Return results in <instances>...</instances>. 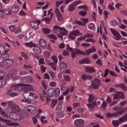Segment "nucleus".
<instances>
[{
	"instance_id": "15",
	"label": "nucleus",
	"mask_w": 127,
	"mask_h": 127,
	"mask_svg": "<svg viewBox=\"0 0 127 127\" xmlns=\"http://www.w3.org/2000/svg\"><path fill=\"white\" fill-rule=\"evenodd\" d=\"M48 96L50 97H53L55 95V89L51 88L47 91Z\"/></svg>"
},
{
	"instance_id": "11",
	"label": "nucleus",
	"mask_w": 127,
	"mask_h": 127,
	"mask_svg": "<svg viewBox=\"0 0 127 127\" xmlns=\"http://www.w3.org/2000/svg\"><path fill=\"white\" fill-rule=\"evenodd\" d=\"M24 83H35V81H34V79L32 78V76H27L24 78Z\"/></svg>"
},
{
	"instance_id": "48",
	"label": "nucleus",
	"mask_w": 127,
	"mask_h": 127,
	"mask_svg": "<svg viewBox=\"0 0 127 127\" xmlns=\"http://www.w3.org/2000/svg\"><path fill=\"white\" fill-rule=\"evenodd\" d=\"M13 43V45L14 46V47H15L16 48H17L18 47V46H19V45H20L19 44V42H18V41H16V43H14V42H12Z\"/></svg>"
},
{
	"instance_id": "57",
	"label": "nucleus",
	"mask_w": 127,
	"mask_h": 127,
	"mask_svg": "<svg viewBox=\"0 0 127 127\" xmlns=\"http://www.w3.org/2000/svg\"><path fill=\"white\" fill-rule=\"evenodd\" d=\"M110 24L112 26H115V25H118V23L117 22V21H111L110 22Z\"/></svg>"
},
{
	"instance_id": "13",
	"label": "nucleus",
	"mask_w": 127,
	"mask_h": 127,
	"mask_svg": "<svg viewBox=\"0 0 127 127\" xmlns=\"http://www.w3.org/2000/svg\"><path fill=\"white\" fill-rule=\"evenodd\" d=\"M84 123H85V121L81 119L76 120L74 122V125L76 126H79L82 125H84Z\"/></svg>"
},
{
	"instance_id": "54",
	"label": "nucleus",
	"mask_w": 127,
	"mask_h": 127,
	"mask_svg": "<svg viewBox=\"0 0 127 127\" xmlns=\"http://www.w3.org/2000/svg\"><path fill=\"white\" fill-rule=\"evenodd\" d=\"M57 16L58 20L60 21H62V20H63V17L62 16V14H60L59 15H57Z\"/></svg>"
},
{
	"instance_id": "36",
	"label": "nucleus",
	"mask_w": 127,
	"mask_h": 127,
	"mask_svg": "<svg viewBox=\"0 0 127 127\" xmlns=\"http://www.w3.org/2000/svg\"><path fill=\"white\" fill-rule=\"evenodd\" d=\"M93 101H95V96H94V95L89 94L88 99L89 103H92Z\"/></svg>"
},
{
	"instance_id": "64",
	"label": "nucleus",
	"mask_w": 127,
	"mask_h": 127,
	"mask_svg": "<svg viewBox=\"0 0 127 127\" xmlns=\"http://www.w3.org/2000/svg\"><path fill=\"white\" fill-rule=\"evenodd\" d=\"M50 75L53 79H54L55 78V73L53 71H50Z\"/></svg>"
},
{
	"instance_id": "20",
	"label": "nucleus",
	"mask_w": 127,
	"mask_h": 127,
	"mask_svg": "<svg viewBox=\"0 0 127 127\" xmlns=\"http://www.w3.org/2000/svg\"><path fill=\"white\" fill-rule=\"evenodd\" d=\"M80 64H90L91 61L89 58L83 59L79 61Z\"/></svg>"
},
{
	"instance_id": "3",
	"label": "nucleus",
	"mask_w": 127,
	"mask_h": 127,
	"mask_svg": "<svg viewBox=\"0 0 127 127\" xmlns=\"http://www.w3.org/2000/svg\"><path fill=\"white\" fill-rule=\"evenodd\" d=\"M9 117L11 120L13 121H21V120L23 119V116L22 115H20L19 114L12 113L9 114Z\"/></svg>"
},
{
	"instance_id": "42",
	"label": "nucleus",
	"mask_w": 127,
	"mask_h": 127,
	"mask_svg": "<svg viewBox=\"0 0 127 127\" xmlns=\"http://www.w3.org/2000/svg\"><path fill=\"white\" fill-rule=\"evenodd\" d=\"M57 102L58 100L57 99L52 100V103L51 105V107L52 108H54V107H55V106H56L57 104Z\"/></svg>"
},
{
	"instance_id": "52",
	"label": "nucleus",
	"mask_w": 127,
	"mask_h": 127,
	"mask_svg": "<svg viewBox=\"0 0 127 127\" xmlns=\"http://www.w3.org/2000/svg\"><path fill=\"white\" fill-rule=\"evenodd\" d=\"M107 102H103L102 104H101L102 109H104V110L106 109V108H107Z\"/></svg>"
},
{
	"instance_id": "7",
	"label": "nucleus",
	"mask_w": 127,
	"mask_h": 127,
	"mask_svg": "<svg viewBox=\"0 0 127 127\" xmlns=\"http://www.w3.org/2000/svg\"><path fill=\"white\" fill-rule=\"evenodd\" d=\"M25 109L27 112L31 113L33 115H34L36 113V109L35 107L33 106L28 105L25 107Z\"/></svg>"
},
{
	"instance_id": "16",
	"label": "nucleus",
	"mask_w": 127,
	"mask_h": 127,
	"mask_svg": "<svg viewBox=\"0 0 127 127\" xmlns=\"http://www.w3.org/2000/svg\"><path fill=\"white\" fill-rule=\"evenodd\" d=\"M67 70V64L64 62H62L60 64V70L63 71Z\"/></svg>"
},
{
	"instance_id": "53",
	"label": "nucleus",
	"mask_w": 127,
	"mask_h": 127,
	"mask_svg": "<svg viewBox=\"0 0 127 127\" xmlns=\"http://www.w3.org/2000/svg\"><path fill=\"white\" fill-rule=\"evenodd\" d=\"M85 37H86V38H93V37H94V35L87 33L85 34Z\"/></svg>"
},
{
	"instance_id": "27",
	"label": "nucleus",
	"mask_w": 127,
	"mask_h": 127,
	"mask_svg": "<svg viewBox=\"0 0 127 127\" xmlns=\"http://www.w3.org/2000/svg\"><path fill=\"white\" fill-rule=\"evenodd\" d=\"M33 51L36 54H40L41 53V49L39 47H34Z\"/></svg>"
},
{
	"instance_id": "56",
	"label": "nucleus",
	"mask_w": 127,
	"mask_h": 127,
	"mask_svg": "<svg viewBox=\"0 0 127 127\" xmlns=\"http://www.w3.org/2000/svg\"><path fill=\"white\" fill-rule=\"evenodd\" d=\"M80 15H82V16H85V15H86L87 12L86 11H81L79 12L78 13Z\"/></svg>"
},
{
	"instance_id": "4",
	"label": "nucleus",
	"mask_w": 127,
	"mask_h": 127,
	"mask_svg": "<svg viewBox=\"0 0 127 127\" xmlns=\"http://www.w3.org/2000/svg\"><path fill=\"white\" fill-rule=\"evenodd\" d=\"M25 99H29V100H34L37 98V95L34 92L26 91L23 95Z\"/></svg>"
},
{
	"instance_id": "41",
	"label": "nucleus",
	"mask_w": 127,
	"mask_h": 127,
	"mask_svg": "<svg viewBox=\"0 0 127 127\" xmlns=\"http://www.w3.org/2000/svg\"><path fill=\"white\" fill-rule=\"evenodd\" d=\"M42 21H45L46 23L49 24L50 23V18H49V17L43 18L42 19Z\"/></svg>"
},
{
	"instance_id": "63",
	"label": "nucleus",
	"mask_w": 127,
	"mask_h": 127,
	"mask_svg": "<svg viewBox=\"0 0 127 127\" xmlns=\"http://www.w3.org/2000/svg\"><path fill=\"white\" fill-rule=\"evenodd\" d=\"M44 55L45 56H46V57H48V58L50 57V56H51L50 53L47 51L44 52Z\"/></svg>"
},
{
	"instance_id": "9",
	"label": "nucleus",
	"mask_w": 127,
	"mask_h": 127,
	"mask_svg": "<svg viewBox=\"0 0 127 127\" xmlns=\"http://www.w3.org/2000/svg\"><path fill=\"white\" fill-rule=\"evenodd\" d=\"M0 122H2V123H5L6 125H7L8 126H10V127L14 126L16 127V126H18V124H16L15 123H10V120H5L3 119L2 118L0 117Z\"/></svg>"
},
{
	"instance_id": "23",
	"label": "nucleus",
	"mask_w": 127,
	"mask_h": 127,
	"mask_svg": "<svg viewBox=\"0 0 127 127\" xmlns=\"http://www.w3.org/2000/svg\"><path fill=\"white\" fill-rule=\"evenodd\" d=\"M11 10L12 12H13V13H16L17 12H18V10H19V8H18V6L16 5H14L11 7Z\"/></svg>"
},
{
	"instance_id": "50",
	"label": "nucleus",
	"mask_w": 127,
	"mask_h": 127,
	"mask_svg": "<svg viewBox=\"0 0 127 127\" xmlns=\"http://www.w3.org/2000/svg\"><path fill=\"white\" fill-rule=\"evenodd\" d=\"M9 29L10 31H15V29H16V28H15V25H11L9 27Z\"/></svg>"
},
{
	"instance_id": "62",
	"label": "nucleus",
	"mask_w": 127,
	"mask_h": 127,
	"mask_svg": "<svg viewBox=\"0 0 127 127\" xmlns=\"http://www.w3.org/2000/svg\"><path fill=\"white\" fill-rule=\"evenodd\" d=\"M72 3H73L74 4V6H76V5H78V4H79V3H82V1H81V0H76L74 1Z\"/></svg>"
},
{
	"instance_id": "28",
	"label": "nucleus",
	"mask_w": 127,
	"mask_h": 127,
	"mask_svg": "<svg viewBox=\"0 0 127 127\" xmlns=\"http://www.w3.org/2000/svg\"><path fill=\"white\" fill-rule=\"evenodd\" d=\"M125 112H127V108H124L123 110L115 112L116 117H118L119 115H123Z\"/></svg>"
},
{
	"instance_id": "34",
	"label": "nucleus",
	"mask_w": 127,
	"mask_h": 127,
	"mask_svg": "<svg viewBox=\"0 0 127 127\" xmlns=\"http://www.w3.org/2000/svg\"><path fill=\"white\" fill-rule=\"evenodd\" d=\"M22 85L25 86L28 91H32L33 90V88H32V86L31 85H29L28 84H23Z\"/></svg>"
},
{
	"instance_id": "19",
	"label": "nucleus",
	"mask_w": 127,
	"mask_h": 127,
	"mask_svg": "<svg viewBox=\"0 0 127 127\" xmlns=\"http://www.w3.org/2000/svg\"><path fill=\"white\" fill-rule=\"evenodd\" d=\"M31 23V26L32 27V28H34V29H37L39 27V25L37 23V22L32 21L30 22Z\"/></svg>"
},
{
	"instance_id": "60",
	"label": "nucleus",
	"mask_w": 127,
	"mask_h": 127,
	"mask_svg": "<svg viewBox=\"0 0 127 127\" xmlns=\"http://www.w3.org/2000/svg\"><path fill=\"white\" fill-rule=\"evenodd\" d=\"M41 70L43 73H45V71H46V67L43 66V65H41L40 66Z\"/></svg>"
},
{
	"instance_id": "8",
	"label": "nucleus",
	"mask_w": 127,
	"mask_h": 127,
	"mask_svg": "<svg viewBox=\"0 0 127 127\" xmlns=\"http://www.w3.org/2000/svg\"><path fill=\"white\" fill-rule=\"evenodd\" d=\"M2 63V65L5 67V68H7L10 67L12 64H13V60H7Z\"/></svg>"
},
{
	"instance_id": "6",
	"label": "nucleus",
	"mask_w": 127,
	"mask_h": 127,
	"mask_svg": "<svg viewBox=\"0 0 127 127\" xmlns=\"http://www.w3.org/2000/svg\"><path fill=\"white\" fill-rule=\"evenodd\" d=\"M51 58L53 61H54V62L48 63V65H49V66H51V67H52V69H53L54 71H56L57 70L56 66H57V63H58V59H57V57L55 56H52Z\"/></svg>"
},
{
	"instance_id": "49",
	"label": "nucleus",
	"mask_w": 127,
	"mask_h": 127,
	"mask_svg": "<svg viewBox=\"0 0 127 127\" xmlns=\"http://www.w3.org/2000/svg\"><path fill=\"white\" fill-rule=\"evenodd\" d=\"M59 118H64L65 117V112L62 111L60 114H58Z\"/></svg>"
},
{
	"instance_id": "37",
	"label": "nucleus",
	"mask_w": 127,
	"mask_h": 127,
	"mask_svg": "<svg viewBox=\"0 0 127 127\" xmlns=\"http://www.w3.org/2000/svg\"><path fill=\"white\" fill-rule=\"evenodd\" d=\"M106 116L107 118H113L116 117V112H114V113H108L106 114Z\"/></svg>"
},
{
	"instance_id": "2",
	"label": "nucleus",
	"mask_w": 127,
	"mask_h": 127,
	"mask_svg": "<svg viewBox=\"0 0 127 127\" xmlns=\"http://www.w3.org/2000/svg\"><path fill=\"white\" fill-rule=\"evenodd\" d=\"M109 92L110 93H115V95L114 97V100H118V99H120V98H122V100L125 99L124 96L125 95L123 92L116 91V89L113 88H109Z\"/></svg>"
},
{
	"instance_id": "61",
	"label": "nucleus",
	"mask_w": 127,
	"mask_h": 127,
	"mask_svg": "<svg viewBox=\"0 0 127 127\" xmlns=\"http://www.w3.org/2000/svg\"><path fill=\"white\" fill-rule=\"evenodd\" d=\"M68 38H69L70 40H75V39H76V37L70 34V35L68 36Z\"/></svg>"
},
{
	"instance_id": "45",
	"label": "nucleus",
	"mask_w": 127,
	"mask_h": 127,
	"mask_svg": "<svg viewBox=\"0 0 127 127\" xmlns=\"http://www.w3.org/2000/svg\"><path fill=\"white\" fill-rule=\"evenodd\" d=\"M5 80L3 79H0V87H2L5 85Z\"/></svg>"
},
{
	"instance_id": "44",
	"label": "nucleus",
	"mask_w": 127,
	"mask_h": 127,
	"mask_svg": "<svg viewBox=\"0 0 127 127\" xmlns=\"http://www.w3.org/2000/svg\"><path fill=\"white\" fill-rule=\"evenodd\" d=\"M64 78L66 82H70V81H71V78H70V76L68 75H64Z\"/></svg>"
},
{
	"instance_id": "24",
	"label": "nucleus",
	"mask_w": 127,
	"mask_h": 127,
	"mask_svg": "<svg viewBox=\"0 0 127 127\" xmlns=\"http://www.w3.org/2000/svg\"><path fill=\"white\" fill-rule=\"evenodd\" d=\"M23 84H17L15 85H13L11 88H13V90L15 91H19L21 89V86H23Z\"/></svg>"
},
{
	"instance_id": "43",
	"label": "nucleus",
	"mask_w": 127,
	"mask_h": 127,
	"mask_svg": "<svg viewBox=\"0 0 127 127\" xmlns=\"http://www.w3.org/2000/svg\"><path fill=\"white\" fill-rule=\"evenodd\" d=\"M13 109L15 112H20V108L17 105H13Z\"/></svg>"
},
{
	"instance_id": "5",
	"label": "nucleus",
	"mask_w": 127,
	"mask_h": 127,
	"mask_svg": "<svg viewBox=\"0 0 127 127\" xmlns=\"http://www.w3.org/2000/svg\"><path fill=\"white\" fill-rule=\"evenodd\" d=\"M100 86H101V80H100V79L95 78L93 79V80L91 81V87L92 88V89H99Z\"/></svg>"
},
{
	"instance_id": "38",
	"label": "nucleus",
	"mask_w": 127,
	"mask_h": 127,
	"mask_svg": "<svg viewBox=\"0 0 127 127\" xmlns=\"http://www.w3.org/2000/svg\"><path fill=\"white\" fill-rule=\"evenodd\" d=\"M42 31L45 33V34H49L50 33L51 30H50L49 28H43L42 29Z\"/></svg>"
},
{
	"instance_id": "32",
	"label": "nucleus",
	"mask_w": 127,
	"mask_h": 127,
	"mask_svg": "<svg viewBox=\"0 0 127 127\" xmlns=\"http://www.w3.org/2000/svg\"><path fill=\"white\" fill-rule=\"evenodd\" d=\"M116 87L121 88V89H123V91H127V87L124 84H116Z\"/></svg>"
},
{
	"instance_id": "1",
	"label": "nucleus",
	"mask_w": 127,
	"mask_h": 127,
	"mask_svg": "<svg viewBox=\"0 0 127 127\" xmlns=\"http://www.w3.org/2000/svg\"><path fill=\"white\" fill-rule=\"evenodd\" d=\"M94 52H96V49L94 48L86 50L85 52L82 51L81 50L77 49H74L71 52V56L73 59H75L76 55L88 56L91 53H94Z\"/></svg>"
},
{
	"instance_id": "21",
	"label": "nucleus",
	"mask_w": 127,
	"mask_h": 127,
	"mask_svg": "<svg viewBox=\"0 0 127 127\" xmlns=\"http://www.w3.org/2000/svg\"><path fill=\"white\" fill-rule=\"evenodd\" d=\"M85 71L88 73H93L95 71V68L93 67L86 66L85 67Z\"/></svg>"
},
{
	"instance_id": "30",
	"label": "nucleus",
	"mask_w": 127,
	"mask_h": 127,
	"mask_svg": "<svg viewBox=\"0 0 127 127\" xmlns=\"http://www.w3.org/2000/svg\"><path fill=\"white\" fill-rule=\"evenodd\" d=\"M70 34H71V35H73V36H75L76 37V36H80V34H81V33H80V32H79L78 30H75L73 31H72Z\"/></svg>"
},
{
	"instance_id": "51",
	"label": "nucleus",
	"mask_w": 127,
	"mask_h": 127,
	"mask_svg": "<svg viewBox=\"0 0 127 127\" xmlns=\"http://www.w3.org/2000/svg\"><path fill=\"white\" fill-rule=\"evenodd\" d=\"M96 64L98 65V66H102L103 65V62H102L101 59H99L96 61Z\"/></svg>"
},
{
	"instance_id": "26",
	"label": "nucleus",
	"mask_w": 127,
	"mask_h": 127,
	"mask_svg": "<svg viewBox=\"0 0 127 127\" xmlns=\"http://www.w3.org/2000/svg\"><path fill=\"white\" fill-rule=\"evenodd\" d=\"M47 45V44L46 43V42L45 41V40H44V39H41L39 41V45L41 47H43V48H44V47H46V45Z\"/></svg>"
},
{
	"instance_id": "10",
	"label": "nucleus",
	"mask_w": 127,
	"mask_h": 127,
	"mask_svg": "<svg viewBox=\"0 0 127 127\" xmlns=\"http://www.w3.org/2000/svg\"><path fill=\"white\" fill-rule=\"evenodd\" d=\"M110 31H111L114 35L117 37V38L115 39V40H120L122 38L121 34L116 30H114L113 28H110Z\"/></svg>"
},
{
	"instance_id": "12",
	"label": "nucleus",
	"mask_w": 127,
	"mask_h": 127,
	"mask_svg": "<svg viewBox=\"0 0 127 127\" xmlns=\"http://www.w3.org/2000/svg\"><path fill=\"white\" fill-rule=\"evenodd\" d=\"M81 19L82 20V21H76L75 23L79 25H81L82 26H85L86 23L89 21V19L88 18H82Z\"/></svg>"
},
{
	"instance_id": "35",
	"label": "nucleus",
	"mask_w": 127,
	"mask_h": 127,
	"mask_svg": "<svg viewBox=\"0 0 127 127\" xmlns=\"http://www.w3.org/2000/svg\"><path fill=\"white\" fill-rule=\"evenodd\" d=\"M60 33L63 35H67V33H68V31L66 30V29L64 28H62V29L60 30Z\"/></svg>"
},
{
	"instance_id": "33",
	"label": "nucleus",
	"mask_w": 127,
	"mask_h": 127,
	"mask_svg": "<svg viewBox=\"0 0 127 127\" xmlns=\"http://www.w3.org/2000/svg\"><path fill=\"white\" fill-rule=\"evenodd\" d=\"M53 29L54 33H56L58 30L62 29V28L60 27L59 26L55 25V26L53 27Z\"/></svg>"
},
{
	"instance_id": "29",
	"label": "nucleus",
	"mask_w": 127,
	"mask_h": 127,
	"mask_svg": "<svg viewBox=\"0 0 127 127\" xmlns=\"http://www.w3.org/2000/svg\"><path fill=\"white\" fill-rule=\"evenodd\" d=\"M76 8V6L74 3H71L68 6L67 9L68 11H73Z\"/></svg>"
},
{
	"instance_id": "25",
	"label": "nucleus",
	"mask_w": 127,
	"mask_h": 127,
	"mask_svg": "<svg viewBox=\"0 0 127 127\" xmlns=\"http://www.w3.org/2000/svg\"><path fill=\"white\" fill-rule=\"evenodd\" d=\"M42 96H43L44 98H46L47 102H50V100H51L50 97L48 96V92L46 93L45 91H43V93L42 94Z\"/></svg>"
},
{
	"instance_id": "55",
	"label": "nucleus",
	"mask_w": 127,
	"mask_h": 127,
	"mask_svg": "<svg viewBox=\"0 0 127 127\" xmlns=\"http://www.w3.org/2000/svg\"><path fill=\"white\" fill-rule=\"evenodd\" d=\"M49 37L51 38V39H54V40H56L57 39L56 36L53 34L49 35Z\"/></svg>"
},
{
	"instance_id": "17",
	"label": "nucleus",
	"mask_w": 127,
	"mask_h": 127,
	"mask_svg": "<svg viewBox=\"0 0 127 127\" xmlns=\"http://www.w3.org/2000/svg\"><path fill=\"white\" fill-rule=\"evenodd\" d=\"M0 12H3V13L6 14L7 15H8V14H10L11 13L9 8H5L1 9L0 10Z\"/></svg>"
},
{
	"instance_id": "31",
	"label": "nucleus",
	"mask_w": 127,
	"mask_h": 127,
	"mask_svg": "<svg viewBox=\"0 0 127 127\" xmlns=\"http://www.w3.org/2000/svg\"><path fill=\"white\" fill-rule=\"evenodd\" d=\"M120 123H123V122H120V119H119V120H113L112 121V124L113 125V126H114L115 127H119V125H120Z\"/></svg>"
},
{
	"instance_id": "40",
	"label": "nucleus",
	"mask_w": 127,
	"mask_h": 127,
	"mask_svg": "<svg viewBox=\"0 0 127 127\" xmlns=\"http://www.w3.org/2000/svg\"><path fill=\"white\" fill-rule=\"evenodd\" d=\"M55 97H58V96L60 95V89L59 88H56V89H55Z\"/></svg>"
},
{
	"instance_id": "14",
	"label": "nucleus",
	"mask_w": 127,
	"mask_h": 127,
	"mask_svg": "<svg viewBox=\"0 0 127 127\" xmlns=\"http://www.w3.org/2000/svg\"><path fill=\"white\" fill-rule=\"evenodd\" d=\"M2 58L3 59V61H5L6 60H10L9 59V55L7 54V51H4V53H2L1 55Z\"/></svg>"
},
{
	"instance_id": "39",
	"label": "nucleus",
	"mask_w": 127,
	"mask_h": 127,
	"mask_svg": "<svg viewBox=\"0 0 127 127\" xmlns=\"http://www.w3.org/2000/svg\"><path fill=\"white\" fill-rule=\"evenodd\" d=\"M57 111H61L62 110V105H61V102H59L57 106L56 107Z\"/></svg>"
},
{
	"instance_id": "22",
	"label": "nucleus",
	"mask_w": 127,
	"mask_h": 127,
	"mask_svg": "<svg viewBox=\"0 0 127 127\" xmlns=\"http://www.w3.org/2000/svg\"><path fill=\"white\" fill-rule=\"evenodd\" d=\"M97 106V104L96 103V101H94L92 103L90 104H87V107L89 108V109H90L91 111H93L94 109H95V106Z\"/></svg>"
},
{
	"instance_id": "18",
	"label": "nucleus",
	"mask_w": 127,
	"mask_h": 127,
	"mask_svg": "<svg viewBox=\"0 0 127 127\" xmlns=\"http://www.w3.org/2000/svg\"><path fill=\"white\" fill-rule=\"evenodd\" d=\"M81 79L86 81L87 80H92L93 79V76L92 75H89L88 74H83L81 75Z\"/></svg>"
},
{
	"instance_id": "58",
	"label": "nucleus",
	"mask_w": 127,
	"mask_h": 127,
	"mask_svg": "<svg viewBox=\"0 0 127 127\" xmlns=\"http://www.w3.org/2000/svg\"><path fill=\"white\" fill-rule=\"evenodd\" d=\"M88 28H89V29H94V28H95V24H94V23H90L89 25H88Z\"/></svg>"
},
{
	"instance_id": "59",
	"label": "nucleus",
	"mask_w": 127,
	"mask_h": 127,
	"mask_svg": "<svg viewBox=\"0 0 127 127\" xmlns=\"http://www.w3.org/2000/svg\"><path fill=\"white\" fill-rule=\"evenodd\" d=\"M109 74H110V75H111V76H113L114 77H117L118 76L117 74H116V73H115V72H114L112 70H109Z\"/></svg>"
},
{
	"instance_id": "46",
	"label": "nucleus",
	"mask_w": 127,
	"mask_h": 127,
	"mask_svg": "<svg viewBox=\"0 0 127 127\" xmlns=\"http://www.w3.org/2000/svg\"><path fill=\"white\" fill-rule=\"evenodd\" d=\"M64 2V0H62L61 1H57L56 3L57 7H59V6L61 5V4H62V3H63Z\"/></svg>"
},
{
	"instance_id": "47",
	"label": "nucleus",
	"mask_w": 127,
	"mask_h": 127,
	"mask_svg": "<svg viewBox=\"0 0 127 127\" xmlns=\"http://www.w3.org/2000/svg\"><path fill=\"white\" fill-rule=\"evenodd\" d=\"M25 45L26 46H28V47H33L34 46V44L32 42H30V43H26Z\"/></svg>"
}]
</instances>
